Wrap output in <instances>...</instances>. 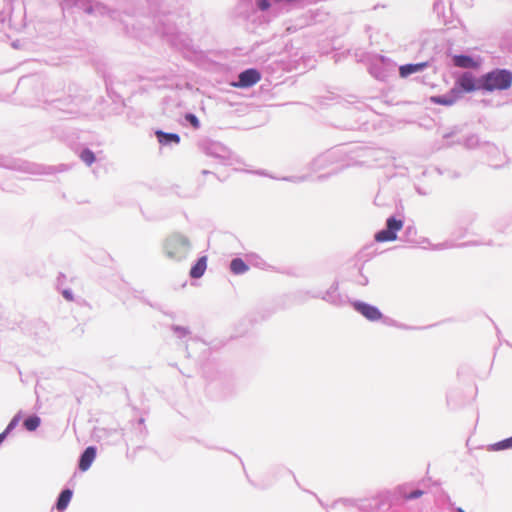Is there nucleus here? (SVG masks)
Returning a JSON list of instances; mask_svg holds the SVG:
<instances>
[{"label": "nucleus", "instance_id": "f257e3e1", "mask_svg": "<svg viewBox=\"0 0 512 512\" xmlns=\"http://www.w3.org/2000/svg\"><path fill=\"white\" fill-rule=\"evenodd\" d=\"M192 250L190 239L181 234L173 233L163 243V253L167 259L173 262L186 260Z\"/></svg>", "mask_w": 512, "mask_h": 512}, {"label": "nucleus", "instance_id": "f03ea898", "mask_svg": "<svg viewBox=\"0 0 512 512\" xmlns=\"http://www.w3.org/2000/svg\"><path fill=\"white\" fill-rule=\"evenodd\" d=\"M512 85V72L507 69H494L481 76V88L486 92L507 90Z\"/></svg>", "mask_w": 512, "mask_h": 512}, {"label": "nucleus", "instance_id": "7ed1b4c3", "mask_svg": "<svg viewBox=\"0 0 512 512\" xmlns=\"http://www.w3.org/2000/svg\"><path fill=\"white\" fill-rule=\"evenodd\" d=\"M404 222L394 216L386 220V228L375 234L377 242H392L397 239V232L403 228Z\"/></svg>", "mask_w": 512, "mask_h": 512}, {"label": "nucleus", "instance_id": "20e7f679", "mask_svg": "<svg viewBox=\"0 0 512 512\" xmlns=\"http://www.w3.org/2000/svg\"><path fill=\"white\" fill-rule=\"evenodd\" d=\"M460 90V97L463 92L470 93L476 90H483L481 88V77L477 80L471 72H465L456 81L455 86Z\"/></svg>", "mask_w": 512, "mask_h": 512}, {"label": "nucleus", "instance_id": "39448f33", "mask_svg": "<svg viewBox=\"0 0 512 512\" xmlns=\"http://www.w3.org/2000/svg\"><path fill=\"white\" fill-rule=\"evenodd\" d=\"M260 79V72L255 68H249L239 74L238 81L233 83V86L236 88H249L257 84Z\"/></svg>", "mask_w": 512, "mask_h": 512}, {"label": "nucleus", "instance_id": "423d86ee", "mask_svg": "<svg viewBox=\"0 0 512 512\" xmlns=\"http://www.w3.org/2000/svg\"><path fill=\"white\" fill-rule=\"evenodd\" d=\"M353 306L357 312L363 315L367 320L371 322L378 321L382 318V313L378 307L368 304L363 301H355Z\"/></svg>", "mask_w": 512, "mask_h": 512}, {"label": "nucleus", "instance_id": "0eeeda50", "mask_svg": "<svg viewBox=\"0 0 512 512\" xmlns=\"http://www.w3.org/2000/svg\"><path fill=\"white\" fill-rule=\"evenodd\" d=\"M460 99V90L453 87L448 93L439 96H432L431 102L444 106H452Z\"/></svg>", "mask_w": 512, "mask_h": 512}, {"label": "nucleus", "instance_id": "6e6552de", "mask_svg": "<svg viewBox=\"0 0 512 512\" xmlns=\"http://www.w3.org/2000/svg\"><path fill=\"white\" fill-rule=\"evenodd\" d=\"M96 457V448L94 446L87 447L80 456L79 469L83 472L87 471Z\"/></svg>", "mask_w": 512, "mask_h": 512}, {"label": "nucleus", "instance_id": "1a4fd4ad", "mask_svg": "<svg viewBox=\"0 0 512 512\" xmlns=\"http://www.w3.org/2000/svg\"><path fill=\"white\" fill-rule=\"evenodd\" d=\"M322 299L334 305L343 304L344 301L341 294L339 293L338 283H333L331 287L323 294Z\"/></svg>", "mask_w": 512, "mask_h": 512}, {"label": "nucleus", "instance_id": "9d476101", "mask_svg": "<svg viewBox=\"0 0 512 512\" xmlns=\"http://www.w3.org/2000/svg\"><path fill=\"white\" fill-rule=\"evenodd\" d=\"M157 139L161 145L167 146L171 144H179L180 143V135L172 132H164L162 130H157L155 132Z\"/></svg>", "mask_w": 512, "mask_h": 512}, {"label": "nucleus", "instance_id": "9b49d317", "mask_svg": "<svg viewBox=\"0 0 512 512\" xmlns=\"http://www.w3.org/2000/svg\"><path fill=\"white\" fill-rule=\"evenodd\" d=\"M426 66H427L426 62L408 63L405 65H401L399 68L400 76L407 77L411 74L422 71Z\"/></svg>", "mask_w": 512, "mask_h": 512}, {"label": "nucleus", "instance_id": "f8f14e48", "mask_svg": "<svg viewBox=\"0 0 512 512\" xmlns=\"http://www.w3.org/2000/svg\"><path fill=\"white\" fill-rule=\"evenodd\" d=\"M207 268V256L200 257L190 269V277L198 279L205 273Z\"/></svg>", "mask_w": 512, "mask_h": 512}, {"label": "nucleus", "instance_id": "ddd939ff", "mask_svg": "<svg viewBox=\"0 0 512 512\" xmlns=\"http://www.w3.org/2000/svg\"><path fill=\"white\" fill-rule=\"evenodd\" d=\"M453 61L454 65L460 68H471L476 66L474 59L468 55H455L453 57Z\"/></svg>", "mask_w": 512, "mask_h": 512}, {"label": "nucleus", "instance_id": "4468645a", "mask_svg": "<svg viewBox=\"0 0 512 512\" xmlns=\"http://www.w3.org/2000/svg\"><path fill=\"white\" fill-rule=\"evenodd\" d=\"M230 270L233 274L240 275L247 272L249 266L241 258H234L230 263Z\"/></svg>", "mask_w": 512, "mask_h": 512}, {"label": "nucleus", "instance_id": "2eb2a0df", "mask_svg": "<svg viewBox=\"0 0 512 512\" xmlns=\"http://www.w3.org/2000/svg\"><path fill=\"white\" fill-rule=\"evenodd\" d=\"M73 492L70 489H64L57 500V509L58 510H64L67 508L71 498H72Z\"/></svg>", "mask_w": 512, "mask_h": 512}, {"label": "nucleus", "instance_id": "dca6fc26", "mask_svg": "<svg viewBox=\"0 0 512 512\" xmlns=\"http://www.w3.org/2000/svg\"><path fill=\"white\" fill-rule=\"evenodd\" d=\"M512 448V436L496 443L491 444L490 449L492 451H501Z\"/></svg>", "mask_w": 512, "mask_h": 512}, {"label": "nucleus", "instance_id": "f3484780", "mask_svg": "<svg viewBox=\"0 0 512 512\" xmlns=\"http://www.w3.org/2000/svg\"><path fill=\"white\" fill-rule=\"evenodd\" d=\"M41 423V419L37 415H33L25 419L24 426L28 431H35Z\"/></svg>", "mask_w": 512, "mask_h": 512}, {"label": "nucleus", "instance_id": "a211bd4d", "mask_svg": "<svg viewBox=\"0 0 512 512\" xmlns=\"http://www.w3.org/2000/svg\"><path fill=\"white\" fill-rule=\"evenodd\" d=\"M84 2H85V0H62V3L65 7L79 6V7H83V9L86 13L90 14V13L94 12V8L92 6L85 7Z\"/></svg>", "mask_w": 512, "mask_h": 512}, {"label": "nucleus", "instance_id": "6ab92c4d", "mask_svg": "<svg viewBox=\"0 0 512 512\" xmlns=\"http://www.w3.org/2000/svg\"><path fill=\"white\" fill-rule=\"evenodd\" d=\"M80 158L87 166H91L95 161V155L90 149H84L80 154Z\"/></svg>", "mask_w": 512, "mask_h": 512}, {"label": "nucleus", "instance_id": "aec40b11", "mask_svg": "<svg viewBox=\"0 0 512 512\" xmlns=\"http://www.w3.org/2000/svg\"><path fill=\"white\" fill-rule=\"evenodd\" d=\"M21 420V412L17 413L12 419L11 421L9 422V424L7 425L5 431L6 433H10L13 429H15L17 427V425L19 424Z\"/></svg>", "mask_w": 512, "mask_h": 512}, {"label": "nucleus", "instance_id": "412c9836", "mask_svg": "<svg viewBox=\"0 0 512 512\" xmlns=\"http://www.w3.org/2000/svg\"><path fill=\"white\" fill-rule=\"evenodd\" d=\"M185 119L196 129L200 127V121L195 114L187 113Z\"/></svg>", "mask_w": 512, "mask_h": 512}, {"label": "nucleus", "instance_id": "4be33fe9", "mask_svg": "<svg viewBox=\"0 0 512 512\" xmlns=\"http://www.w3.org/2000/svg\"><path fill=\"white\" fill-rule=\"evenodd\" d=\"M173 330L179 338H183L189 334L188 328L185 327L174 326Z\"/></svg>", "mask_w": 512, "mask_h": 512}, {"label": "nucleus", "instance_id": "5701e85b", "mask_svg": "<svg viewBox=\"0 0 512 512\" xmlns=\"http://www.w3.org/2000/svg\"><path fill=\"white\" fill-rule=\"evenodd\" d=\"M257 6L261 11H267L271 5L268 0H257Z\"/></svg>", "mask_w": 512, "mask_h": 512}, {"label": "nucleus", "instance_id": "b1692460", "mask_svg": "<svg viewBox=\"0 0 512 512\" xmlns=\"http://www.w3.org/2000/svg\"><path fill=\"white\" fill-rule=\"evenodd\" d=\"M356 282L359 284V285H367L368 284V278L362 273V271H359V277L358 279L356 280Z\"/></svg>", "mask_w": 512, "mask_h": 512}, {"label": "nucleus", "instance_id": "393cba45", "mask_svg": "<svg viewBox=\"0 0 512 512\" xmlns=\"http://www.w3.org/2000/svg\"><path fill=\"white\" fill-rule=\"evenodd\" d=\"M422 495H423L422 490H414L409 495H407L406 498L409 500H412V499H417V498L421 497Z\"/></svg>", "mask_w": 512, "mask_h": 512}, {"label": "nucleus", "instance_id": "a878e982", "mask_svg": "<svg viewBox=\"0 0 512 512\" xmlns=\"http://www.w3.org/2000/svg\"><path fill=\"white\" fill-rule=\"evenodd\" d=\"M63 296L69 300V301H72L73 300V294H72V291L71 290H64L63 291Z\"/></svg>", "mask_w": 512, "mask_h": 512}, {"label": "nucleus", "instance_id": "bb28decb", "mask_svg": "<svg viewBox=\"0 0 512 512\" xmlns=\"http://www.w3.org/2000/svg\"><path fill=\"white\" fill-rule=\"evenodd\" d=\"M7 435H8V433H6L5 430L2 433H0V444L5 440Z\"/></svg>", "mask_w": 512, "mask_h": 512}, {"label": "nucleus", "instance_id": "cd10ccee", "mask_svg": "<svg viewBox=\"0 0 512 512\" xmlns=\"http://www.w3.org/2000/svg\"><path fill=\"white\" fill-rule=\"evenodd\" d=\"M457 512H465L461 507L457 508Z\"/></svg>", "mask_w": 512, "mask_h": 512}, {"label": "nucleus", "instance_id": "c85d7f7f", "mask_svg": "<svg viewBox=\"0 0 512 512\" xmlns=\"http://www.w3.org/2000/svg\"><path fill=\"white\" fill-rule=\"evenodd\" d=\"M284 180H286V181H291V180H292V178H285Z\"/></svg>", "mask_w": 512, "mask_h": 512}, {"label": "nucleus", "instance_id": "c756f323", "mask_svg": "<svg viewBox=\"0 0 512 512\" xmlns=\"http://www.w3.org/2000/svg\"><path fill=\"white\" fill-rule=\"evenodd\" d=\"M224 159H225V156H222V160H224ZM223 164H226V162H225V161H223Z\"/></svg>", "mask_w": 512, "mask_h": 512}]
</instances>
